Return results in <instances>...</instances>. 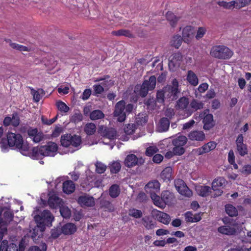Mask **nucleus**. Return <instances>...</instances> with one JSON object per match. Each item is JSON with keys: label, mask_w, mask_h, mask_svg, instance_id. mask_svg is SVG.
I'll use <instances>...</instances> for the list:
<instances>
[{"label": "nucleus", "mask_w": 251, "mask_h": 251, "mask_svg": "<svg viewBox=\"0 0 251 251\" xmlns=\"http://www.w3.org/2000/svg\"><path fill=\"white\" fill-rule=\"evenodd\" d=\"M57 149V144L50 142L45 146L34 147L32 150L31 155L33 159H41L44 156H54Z\"/></svg>", "instance_id": "nucleus-1"}, {"label": "nucleus", "mask_w": 251, "mask_h": 251, "mask_svg": "<svg viewBox=\"0 0 251 251\" xmlns=\"http://www.w3.org/2000/svg\"><path fill=\"white\" fill-rule=\"evenodd\" d=\"M178 82L176 79L175 78L172 81V85L168 86L164 90L158 91L156 94V99L158 102H163L164 101L165 95L171 99L172 100H176L178 98Z\"/></svg>", "instance_id": "nucleus-2"}, {"label": "nucleus", "mask_w": 251, "mask_h": 251, "mask_svg": "<svg viewBox=\"0 0 251 251\" xmlns=\"http://www.w3.org/2000/svg\"><path fill=\"white\" fill-rule=\"evenodd\" d=\"M54 219L53 215L48 210H44L39 214L35 215L34 217L37 226L40 228L41 231L45 230L46 226H51Z\"/></svg>", "instance_id": "nucleus-3"}, {"label": "nucleus", "mask_w": 251, "mask_h": 251, "mask_svg": "<svg viewBox=\"0 0 251 251\" xmlns=\"http://www.w3.org/2000/svg\"><path fill=\"white\" fill-rule=\"evenodd\" d=\"M6 141L8 145L10 147H15L21 151H28L29 147L28 145L24 143L23 137L20 134L8 132L7 134Z\"/></svg>", "instance_id": "nucleus-4"}, {"label": "nucleus", "mask_w": 251, "mask_h": 251, "mask_svg": "<svg viewBox=\"0 0 251 251\" xmlns=\"http://www.w3.org/2000/svg\"><path fill=\"white\" fill-rule=\"evenodd\" d=\"M156 82V78L154 75L150 77L149 80H145L141 85H136L134 92L142 98L145 97L149 90L154 89Z\"/></svg>", "instance_id": "nucleus-5"}, {"label": "nucleus", "mask_w": 251, "mask_h": 251, "mask_svg": "<svg viewBox=\"0 0 251 251\" xmlns=\"http://www.w3.org/2000/svg\"><path fill=\"white\" fill-rule=\"evenodd\" d=\"M210 55L219 59H229L233 55V52L228 47L224 45H216L211 49Z\"/></svg>", "instance_id": "nucleus-6"}, {"label": "nucleus", "mask_w": 251, "mask_h": 251, "mask_svg": "<svg viewBox=\"0 0 251 251\" xmlns=\"http://www.w3.org/2000/svg\"><path fill=\"white\" fill-rule=\"evenodd\" d=\"M61 145L64 147H78L82 143L81 138L80 136L66 133L62 135L60 139Z\"/></svg>", "instance_id": "nucleus-7"}, {"label": "nucleus", "mask_w": 251, "mask_h": 251, "mask_svg": "<svg viewBox=\"0 0 251 251\" xmlns=\"http://www.w3.org/2000/svg\"><path fill=\"white\" fill-rule=\"evenodd\" d=\"M98 133L102 137L110 140L116 139L117 132L115 128L104 125L100 126L98 129Z\"/></svg>", "instance_id": "nucleus-8"}, {"label": "nucleus", "mask_w": 251, "mask_h": 251, "mask_svg": "<svg viewBox=\"0 0 251 251\" xmlns=\"http://www.w3.org/2000/svg\"><path fill=\"white\" fill-rule=\"evenodd\" d=\"M199 117L203 120L204 129L208 130L214 126L213 116L212 114L209 113L208 109L201 112L199 115Z\"/></svg>", "instance_id": "nucleus-9"}, {"label": "nucleus", "mask_w": 251, "mask_h": 251, "mask_svg": "<svg viewBox=\"0 0 251 251\" xmlns=\"http://www.w3.org/2000/svg\"><path fill=\"white\" fill-rule=\"evenodd\" d=\"M125 104L126 102L124 100H121L115 105L114 116L117 117V121L119 122H123L126 118Z\"/></svg>", "instance_id": "nucleus-10"}, {"label": "nucleus", "mask_w": 251, "mask_h": 251, "mask_svg": "<svg viewBox=\"0 0 251 251\" xmlns=\"http://www.w3.org/2000/svg\"><path fill=\"white\" fill-rule=\"evenodd\" d=\"M175 185L178 192L181 195L190 198L192 195V191L186 185L182 179H178L175 181Z\"/></svg>", "instance_id": "nucleus-11"}, {"label": "nucleus", "mask_w": 251, "mask_h": 251, "mask_svg": "<svg viewBox=\"0 0 251 251\" xmlns=\"http://www.w3.org/2000/svg\"><path fill=\"white\" fill-rule=\"evenodd\" d=\"M145 160L142 157L138 158L134 154H130L126 156L125 158L124 163L126 166L128 168H131L135 166H140L143 165Z\"/></svg>", "instance_id": "nucleus-12"}, {"label": "nucleus", "mask_w": 251, "mask_h": 251, "mask_svg": "<svg viewBox=\"0 0 251 251\" xmlns=\"http://www.w3.org/2000/svg\"><path fill=\"white\" fill-rule=\"evenodd\" d=\"M235 144L237 151L241 156H244L248 154V146L246 144L244 143V137L242 134H239L237 136Z\"/></svg>", "instance_id": "nucleus-13"}, {"label": "nucleus", "mask_w": 251, "mask_h": 251, "mask_svg": "<svg viewBox=\"0 0 251 251\" xmlns=\"http://www.w3.org/2000/svg\"><path fill=\"white\" fill-rule=\"evenodd\" d=\"M182 60V55L180 52L173 54L169 58L168 66L170 70L174 71L179 67Z\"/></svg>", "instance_id": "nucleus-14"}, {"label": "nucleus", "mask_w": 251, "mask_h": 251, "mask_svg": "<svg viewBox=\"0 0 251 251\" xmlns=\"http://www.w3.org/2000/svg\"><path fill=\"white\" fill-rule=\"evenodd\" d=\"M77 202L81 207H93L95 205L94 198L86 194L80 196L77 199Z\"/></svg>", "instance_id": "nucleus-15"}, {"label": "nucleus", "mask_w": 251, "mask_h": 251, "mask_svg": "<svg viewBox=\"0 0 251 251\" xmlns=\"http://www.w3.org/2000/svg\"><path fill=\"white\" fill-rule=\"evenodd\" d=\"M195 34L194 28L190 25L185 26L182 30V39L184 42L189 43Z\"/></svg>", "instance_id": "nucleus-16"}, {"label": "nucleus", "mask_w": 251, "mask_h": 251, "mask_svg": "<svg viewBox=\"0 0 251 251\" xmlns=\"http://www.w3.org/2000/svg\"><path fill=\"white\" fill-rule=\"evenodd\" d=\"M142 225L147 230L153 229L156 226V222L152 216L151 215L145 216L141 219Z\"/></svg>", "instance_id": "nucleus-17"}, {"label": "nucleus", "mask_w": 251, "mask_h": 251, "mask_svg": "<svg viewBox=\"0 0 251 251\" xmlns=\"http://www.w3.org/2000/svg\"><path fill=\"white\" fill-rule=\"evenodd\" d=\"M217 144L215 142L210 141L205 144L201 147L199 148L196 150V152L199 155L204 153L209 152L213 150L216 147Z\"/></svg>", "instance_id": "nucleus-18"}, {"label": "nucleus", "mask_w": 251, "mask_h": 251, "mask_svg": "<svg viewBox=\"0 0 251 251\" xmlns=\"http://www.w3.org/2000/svg\"><path fill=\"white\" fill-rule=\"evenodd\" d=\"M48 203L50 208L57 209L63 205V201L61 198L56 195H52L50 196L48 201Z\"/></svg>", "instance_id": "nucleus-19"}, {"label": "nucleus", "mask_w": 251, "mask_h": 251, "mask_svg": "<svg viewBox=\"0 0 251 251\" xmlns=\"http://www.w3.org/2000/svg\"><path fill=\"white\" fill-rule=\"evenodd\" d=\"M27 132L29 137L32 139L35 143H39L43 139V134L41 132H38L37 128H29Z\"/></svg>", "instance_id": "nucleus-20"}, {"label": "nucleus", "mask_w": 251, "mask_h": 251, "mask_svg": "<svg viewBox=\"0 0 251 251\" xmlns=\"http://www.w3.org/2000/svg\"><path fill=\"white\" fill-rule=\"evenodd\" d=\"M188 137L191 141H202L205 138V135L202 131L193 130L188 135Z\"/></svg>", "instance_id": "nucleus-21"}, {"label": "nucleus", "mask_w": 251, "mask_h": 251, "mask_svg": "<svg viewBox=\"0 0 251 251\" xmlns=\"http://www.w3.org/2000/svg\"><path fill=\"white\" fill-rule=\"evenodd\" d=\"M161 197L162 201L164 202L165 206L166 204L170 205L173 203L175 199L174 193L168 190L162 192Z\"/></svg>", "instance_id": "nucleus-22"}, {"label": "nucleus", "mask_w": 251, "mask_h": 251, "mask_svg": "<svg viewBox=\"0 0 251 251\" xmlns=\"http://www.w3.org/2000/svg\"><path fill=\"white\" fill-rule=\"evenodd\" d=\"M160 184L157 180H153L149 182L145 186V190L147 192L150 193H156L159 191Z\"/></svg>", "instance_id": "nucleus-23"}, {"label": "nucleus", "mask_w": 251, "mask_h": 251, "mask_svg": "<svg viewBox=\"0 0 251 251\" xmlns=\"http://www.w3.org/2000/svg\"><path fill=\"white\" fill-rule=\"evenodd\" d=\"M77 227L73 223H68L64 225L61 227V231L64 235H71L76 232Z\"/></svg>", "instance_id": "nucleus-24"}, {"label": "nucleus", "mask_w": 251, "mask_h": 251, "mask_svg": "<svg viewBox=\"0 0 251 251\" xmlns=\"http://www.w3.org/2000/svg\"><path fill=\"white\" fill-rule=\"evenodd\" d=\"M212 189L209 186L199 185L196 188L198 194L202 197L208 196L211 193Z\"/></svg>", "instance_id": "nucleus-25"}, {"label": "nucleus", "mask_w": 251, "mask_h": 251, "mask_svg": "<svg viewBox=\"0 0 251 251\" xmlns=\"http://www.w3.org/2000/svg\"><path fill=\"white\" fill-rule=\"evenodd\" d=\"M63 191L67 194L73 193L75 189V183L71 180L65 181L63 183Z\"/></svg>", "instance_id": "nucleus-26"}, {"label": "nucleus", "mask_w": 251, "mask_h": 251, "mask_svg": "<svg viewBox=\"0 0 251 251\" xmlns=\"http://www.w3.org/2000/svg\"><path fill=\"white\" fill-rule=\"evenodd\" d=\"M111 34L112 35L116 36H123L129 38H133L134 37V34L130 30L125 29L112 31L111 32Z\"/></svg>", "instance_id": "nucleus-27"}, {"label": "nucleus", "mask_w": 251, "mask_h": 251, "mask_svg": "<svg viewBox=\"0 0 251 251\" xmlns=\"http://www.w3.org/2000/svg\"><path fill=\"white\" fill-rule=\"evenodd\" d=\"M167 20L169 22L170 25L173 27H175L177 22L180 19V17L176 16L174 13L171 11H168L166 14Z\"/></svg>", "instance_id": "nucleus-28"}, {"label": "nucleus", "mask_w": 251, "mask_h": 251, "mask_svg": "<svg viewBox=\"0 0 251 251\" xmlns=\"http://www.w3.org/2000/svg\"><path fill=\"white\" fill-rule=\"evenodd\" d=\"M170 121L166 117H163L160 119L159 122V131L160 132H165L167 131L170 126Z\"/></svg>", "instance_id": "nucleus-29"}, {"label": "nucleus", "mask_w": 251, "mask_h": 251, "mask_svg": "<svg viewBox=\"0 0 251 251\" xmlns=\"http://www.w3.org/2000/svg\"><path fill=\"white\" fill-rule=\"evenodd\" d=\"M187 79L189 83L194 86H196L198 84V78L197 75L191 70L188 72Z\"/></svg>", "instance_id": "nucleus-30"}, {"label": "nucleus", "mask_w": 251, "mask_h": 251, "mask_svg": "<svg viewBox=\"0 0 251 251\" xmlns=\"http://www.w3.org/2000/svg\"><path fill=\"white\" fill-rule=\"evenodd\" d=\"M187 138L185 136L181 135L174 139L172 144L174 146L183 147L187 142Z\"/></svg>", "instance_id": "nucleus-31"}, {"label": "nucleus", "mask_w": 251, "mask_h": 251, "mask_svg": "<svg viewBox=\"0 0 251 251\" xmlns=\"http://www.w3.org/2000/svg\"><path fill=\"white\" fill-rule=\"evenodd\" d=\"M218 231L220 233L226 235H233L236 232L234 228L229 226H221L218 228Z\"/></svg>", "instance_id": "nucleus-32"}, {"label": "nucleus", "mask_w": 251, "mask_h": 251, "mask_svg": "<svg viewBox=\"0 0 251 251\" xmlns=\"http://www.w3.org/2000/svg\"><path fill=\"white\" fill-rule=\"evenodd\" d=\"M172 173V168L167 167L162 171L160 176L164 181H169L171 179Z\"/></svg>", "instance_id": "nucleus-33"}, {"label": "nucleus", "mask_w": 251, "mask_h": 251, "mask_svg": "<svg viewBox=\"0 0 251 251\" xmlns=\"http://www.w3.org/2000/svg\"><path fill=\"white\" fill-rule=\"evenodd\" d=\"M104 114L99 109L94 110L90 113V119L92 121L101 120L104 117Z\"/></svg>", "instance_id": "nucleus-34"}, {"label": "nucleus", "mask_w": 251, "mask_h": 251, "mask_svg": "<svg viewBox=\"0 0 251 251\" xmlns=\"http://www.w3.org/2000/svg\"><path fill=\"white\" fill-rule=\"evenodd\" d=\"M150 194L151 199L152 200L154 205L162 208L165 207V205L164 204V202L162 201L161 197H160L157 195L156 193H152Z\"/></svg>", "instance_id": "nucleus-35"}, {"label": "nucleus", "mask_w": 251, "mask_h": 251, "mask_svg": "<svg viewBox=\"0 0 251 251\" xmlns=\"http://www.w3.org/2000/svg\"><path fill=\"white\" fill-rule=\"evenodd\" d=\"M121 192L120 187L117 184L112 185L109 189V194L112 198H116L119 196Z\"/></svg>", "instance_id": "nucleus-36"}, {"label": "nucleus", "mask_w": 251, "mask_h": 251, "mask_svg": "<svg viewBox=\"0 0 251 251\" xmlns=\"http://www.w3.org/2000/svg\"><path fill=\"white\" fill-rule=\"evenodd\" d=\"M226 182V179L224 177H219L215 178L212 183V189L213 190H217V188H221L223 187Z\"/></svg>", "instance_id": "nucleus-37"}, {"label": "nucleus", "mask_w": 251, "mask_h": 251, "mask_svg": "<svg viewBox=\"0 0 251 251\" xmlns=\"http://www.w3.org/2000/svg\"><path fill=\"white\" fill-rule=\"evenodd\" d=\"M96 126L93 123H89L85 125L84 128V132L88 135H92L96 131Z\"/></svg>", "instance_id": "nucleus-38"}, {"label": "nucleus", "mask_w": 251, "mask_h": 251, "mask_svg": "<svg viewBox=\"0 0 251 251\" xmlns=\"http://www.w3.org/2000/svg\"><path fill=\"white\" fill-rule=\"evenodd\" d=\"M182 41H183L182 37L179 35H174L170 42L171 45L174 47L176 49H178L181 46Z\"/></svg>", "instance_id": "nucleus-39"}, {"label": "nucleus", "mask_w": 251, "mask_h": 251, "mask_svg": "<svg viewBox=\"0 0 251 251\" xmlns=\"http://www.w3.org/2000/svg\"><path fill=\"white\" fill-rule=\"evenodd\" d=\"M157 218L159 222L165 225H168L171 221L170 215L164 212H160L158 214Z\"/></svg>", "instance_id": "nucleus-40"}, {"label": "nucleus", "mask_w": 251, "mask_h": 251, "mask_svg": "<svg viewBox=\"0 0 251 251\" xmlns=\"http://www.w3.org/2000/svg\"><path fill=\"white\" fill-rule=\"evenodd\" d=\"M225 210L226 214L230 217H235L238 215V211L236 208L232 204H226L225 205Z\"/></svg>", "instance_id": "nucleus-41"}, {"label": "nucleus", "mask_w": 251, "mask_h": 251, "mask_svg": "<svg viewBox=\"0 0 251 251\" xmlns=\"http://www.w3.org/2000/svg\"><path fill=\"white\" fill-rule=\"evenodd\" d=\"M188 104V99L183 97L178 100L176 107L177 109H184L187 107Z\"/></svg>", "instance_id": "nucleus-42"}, {"label": "nucleus", "mask_w": 251, "mask_h": 251, "mask_svg": "<svg viewBox=\"0 0 251 251\" xmlns=\"http://www.w3.org/2000/svg\"><path fill=\"white\" fill-rule=\"evenodd\" d=\"M55 105L57 109L62 113H67L70 109L69 107L65 102L60 100L56 101Z\"/></svg>", "instance_id": "nucleus-43"}, {"label": "nucleus", "mask_w": 251, "mask_h": 251, "mask_svg": "<svg viewBox=\"0 0 251 251\" xmlns=\"http://www.w3.org/2000/svg\"><path fill=\"white\" fill-rule=\"evenodd\" d=\"M217 4L220 6L223 7L225 9H233L234 7H235L236 2L234 0H232L229 2L222 0L218 1Z\"/></svg>", "instance_id": "nucleus-44"}, {"label": "nucleus", "mask_w": 251, "mask_h": 251, "mask_svg": "<svg viewBox=\"0 0 251 251\" xmlns=\"http://www.w3.org/2000/svg\"><path fill=\"white\" fill-rule=\"evenodd\" d=\"M121 166L119 161H113L109 165V169L112 174L118 173L121 170Z\"/></svg>", "instance_id": "nucleus-45"}, {"label": "nucleus", "mask_w": 251, "mask_h": 251, "mask_svg": "<svg viewBox=\"0 0 251 251\" xmlns=\"http://www.w3.org/2000/svg\"><path fill=\"white\" fill-rule=\"evenodd\" d=\"M204 104L196 99H193L190 103V106L195 111L203 108Z\"/></svg>", "instance_id": "nucleus-46"}, {"label": "nucleus", "mask_w": 251, "mask_h": 251, "mask_svg": "<svg viewBox=\"0 0 251 251\" xmlns=\"http://www.w3.org/2000/svg\"><path fill=\"white\" fill-rule=\"evenodd\" d=\"M128 214L129 216L135 218H140L143 216V213L141 210L134 208L129 209Z\"/></svg>", "instance_id": "nucleus-47"}, {"label": "nucleus", "mask_w": 251, "mask_h": 251, "mask_svg": "<svg viewBox=\"0 0 251 251\" xmlns=\"http://www.w3.org/2000/svg\"><path fill=\"white\" fill-rule=\"evenodd\" d=\"M236 2L235 8L240 9L248 6L251 2V0H235Z\"/></svg>", "instance_id": "nucleus-48"}, {"label": "nucleus", "mask_w": 251, "mask_h": 251, "mask_svg": "<svg viewBox=\"0 0 251 251\" xmlns=\"http://www.w3.org/2000/svg\"><path fill=\"white\" fill-rule=\"evenodd\" d=\"M158 151V149L155 146H150L146 149L145 154L147 156H152Z\"/></svg>", "instance_id": "nucleus-49"}, {"label": "nucleus", "mask_w": 251, "mask_h": 251, "mask_svg": "<svg viewBox=\"0 0 251 251\" xmlns=\"http://www.w3.org/2000/svg\"><path fill=\"white\" fill-rule=\"evenodd\" d=\"M61 216L64 218H69L71 215V210L67 207H59Z\"/></svg>", "instance_id": "nucleus-50"}, {"label": "nucleus", "mask_w": 251, "mask_h": 251, "mask_svg": "<svg viewBox=\"0 0 251 251\" xmlns=\"http://www.w3.org/2000/svg\"><path fill=\"white\" fill-rule=\"evenodd\" d=\"M12 122L11 125L14 127H17L20 122V118L17 113H14L12 114Z\"/></svg>", "instance_id": "nucleus-51"}, {"label": "nucleus", "mask_w": 251, "mask_h": 251, "mask_svg": "<svg viewBox=\"0 0 251 251\" xmlns=\"http://www.w3.org/2000/svg\"><path fill=\"white\" fill-rule=\"evenodd\" d=\"M83 116L82 114L78 112H76L72 116L71 121L75 123H77L82 120Z\"/></svg>", "instance_id": "nucleus-52"}, {"label": "nucleus", "mask_w": 251, "mask_h": 251, "mask_svg": "<svg viewBox=\"0 0 251 251\" xmlns=\"http://www.w3.org/2000/svg\"><path fill=\"white\" fill-rule=\"evenodd\" d=\"M94 95L97 96L104 92V88L100 84H95L93 85Z\"/></svg>", "instance_id": "nucleus-53"}, {"label": "nucleus", "mask_w": 251, "mask_h": 251, "mask_svg": "<svg viewBox=\"0 0 251 251\" xmlns=\"http://www.w3.org/2000/svg\"><path fill=\"white\" fill-rule=\"evenodd\" d=\"M96 171L99 174L103 173L106 169V167L101 162H97L96 164Z\"/></svg>", "instance_id": "nucleus-54"}, {"label": "nucleus", "mask_w": 251, "mask_h": 251, "mask_svg": "<svg viewBox=\"0 0 251 251\" xmlns=\"http://www.w3.org/2000/svg\"><path fill=\"white\" fill-rule=\"evenodd\" d=\"M173 151L175 155H181L185 152V150L183 147L174 146Z\"/></svg>", "instance_id": "nucleus-55"}, {"label": "nucleus", "mask_w": 251, "mask_h": 251, "mask_svg": "<svg viewBox=\"0 0 251 251\" xmlns=\"http://www.w3.org/2000/svg\"><path fill=\"white\" fill-rule=\"evenodd\" d=\"M124 131L126 134H132L135 131V126L133 124H128L125 127Z\"/></svg>", "instance_id": "nucleus-56"}, {"label": "nucleus", "mask_w": 251, "mask_h": 251, "mask_svg": "<svg viewBox=\"0 0 251 251\" xmlns=\"http://www.w3.org/2000/svg\"><path fill=\"white\" fill-rule=\"evenodd\" d=\"M43 231H41L40 228L38 227L33 229V233L32 234V238L34 239H37L40 238L41 236L42 235V233Z\"/></svg>", "instance_id": "nucleus-57"}, {"label": "nucleus", "mask_w": 251, "mask_h": 251, "mask_svg": "<svg viewBox=\"0 0 251 251\" xmlns=\"http://www.w3.org/2000/svg\"><path fill=\"white\" fill-rule=\"evenodd\" d=\"M102 207L107 209L109 211L112 212L114 210L113 205L109 201H105L102 203Z\"/></svg>", "instance_id": "nucleus-58"}, {"label": "nucleus", "mask_w": 251, "mask_h": 251, "mask_svg": "<svg viewBox=\"0 0 251 251\" xmlns=\"http://www.w3.org/2000/svg\"><path fill=\"white\" fill-rule=\"evenodd\" d=\"M57 115H56L55 117H54L51 119H49V120H48L46 118H44V116H42L41 120H42V123L44 124H45L47 125H50L52 124H53V123H54L55 122V121L57 120Z\"/></svg>", "instance_id": "nucleus-59"}, {"label": "nucleus", "mask_w": 251, "mask_h": 251, "mask_svg": "<svg viewBox=\"0 0 251 251\" xmlns=\"http://www.w3.org/2000/svg\"><path fill=\"white\" fill-rule=\"evenodd\" d=\"M205 32L206 29L205 28L202 27H199L196 35V38L197 40H199L204 36V35L205 34Z\"/></svg>", "instance_id": "nucleus-60"}, {"label": "nucleus", "mask_w": 251, "mask_h": 251, "mask_svg": "<svg viewBox=\"0 0 251 251\" xmlns=\"http://www.w3.org/2000/svg\"><path fill=\"white\" fill-rule=\"evenodd\" d=\"M62 233L61 228L52 229L51 230V236L54 239L58 238Z\"/></svg>", "instance_id": "nucleus-61"}, {"label": "nucleus", "mask_w": 251, "mask_h": 251, "mask_svg": "<svg viewBox=\"0 0 251 251\" xmlns=\"http://www.w3.org/2000/svg\"><path fill=\"white\" fill-rule=\"evenodd\" d=\"M92 93V91L90 89H86L84 90V92L82 93V96H81V98L83 100H88L91 94Z\"/></svg>", "instance_id": "nucleus-62"}, {"label": "nucleus", "mask_w": 251, "mask_h": 251, "mask_svg": "<svg viewBox=\"0 0 251 251\" xmlns=\"http://www.w3.org/2000/svg\"><path fill=\"white\" fill-rule=\"evenodd\" d=\"M2 235H0V251H4L6 246H7L8 241L2 239Z\"/></svg>", "instance_id": "nucleus-63"}, {"label": "nucleus", "mask_w": 251, "mask_h": 251, "mask_svg": "<svg viewBox=\"0 0 251 251\" xmlns=\"http://www.w3.org/2000/svg\"><path fill=\"white\" fill-rule=\"evenodd\" d=\"M241 173L243 174L248 175L251 174V165H247L244 166Z\"/></svg>", "instance_id": "nucleus-64"}]
</instances>
